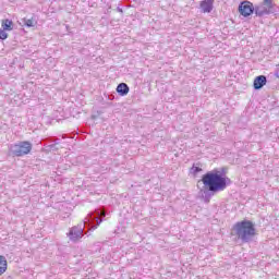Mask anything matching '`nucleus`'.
<instances>
[{
  "instance_id": "obj_16",
  "label": "nucleus",
  "mask_w": 279,
  "mask_h": 279,
  "mask_svg": "<svg viewBox=\"0 0 279 279\" xmlns=\"http://www.w3.org/2000/svg\"><path fill=\"white\" fill-rule=\"evenodd\" d=\"M275 76L279 78V63L276 65Z\"/></svg>"
},
{
  "instance_id": "obj_13",
  "label": "nucleus",
  "mask_w": 279,
  "mask_h": 279,
  "mask_svg": "<svg viewBox=\"0 0 279 279\" xmlns=\"http://www.w3.org/2000/svg\"><path fill=\"white\" fill-rule=\"evenodd\" d=\"M201 171H202V168L195 165L191 168V173H193V175H197V173H199Z\"/></svg>"
},
{
  "instance_id": "obj_9",
  "label": "nucleus",
  "mask_w": 279,
  "mask_h": 279,
  "mask_svg": "<svg viewBox=\"0 0 279 279\" xmlns=\"http://www.w3.org/2000/svg\"><path fill=\"white\" fill-rule=\"evenodd\" d=\"M117 93L120 95V97H125L128 93H130V86H128L125 83H120L117 86Z\"/></svg>"
},
{
  "instance_id": "obj_8",
  "label": "nucleus",
  "mask_w": 279,
  "mask_h": 279,
  "mask_svg": "<svg viewBox=\"0 0 279 279\" xmlns=\"http://www.w3.org/2000/svg\"><path fill=\"white\" fill-rule=\"evenodd\" d=\"M213 3H215V0H204L201 2V10L205 14H210L213 12Z\"/></svg>"
},
{
  "instance_id": "obj_10",
  "label": "nucleus",
  "mask_w": 279,
  "mask_h": 279,
  "mask_svg": "<svg viewBox=\"0 0 279 279\" xmlns=\"http://www.w3.org/2000/svg\"><path fill=\"white\" fill-rule=\"evenodd\" d=\"M1 27L5 32H12V29H14V22H12V20H8V19L2 20Z\"/></svg>"
},
{
  "instance_id": "obj_11",
  "label": "nucleus",
  "mask_w": 279,
  "mask_h": 279,
  "mask_svg": "<svg viewBox=\"0 0 279 279\" xmlns=\"http://www.w3.org/2000/svg\"><path fill=\"white\" fill-rule=\"evenodd\" d=\"M5 271H8V260L5 259V256L0 255V276L5 274Z\"/></svg>"
},
{
  "instance_id": "obj_3",
  "label": "nucleus",
  "mask_w": 279,
  "mask_h": 279,
  "mask_svg": "<svg viewBox=\"0 0 279 279\" xmlns=\"http://www.w3.org/2000/svg\"><path fill=\"white\" fill-rule=\"evenodd\" d=\"M233 232L242 243H252L256 236V227L252 220H242L233 226Z\"/></svg>"
},
{
  "instance_id": "obj_5",
  "label": "nucleus",
  "mask_w": 279,
  "mask_h": 279,
  "mask_svg": "<svg viewBox=\"0 0 279 279\" xmlns=\"http://www.w3.org/2000/svg\"><path fill=\"white\" fill-rule=\"evenodd\" d=\"M241 16H244V19H247V16H252L254 14V3L245 0L240 2L238 8Z\"/></svg>"
},
{
  "instance_id": "obj_6",
  "label": "nucleus",
  "mask_w": 279,
  "mask_h": 279,
  "mask_svg": "<svg viewBox=\"0 0 279 279\" xmlns=\"http://www.w3.org/2000/svg\"><path fill=\"white\" fill-rule=\"evenodd\" d=\"M254 12L256 16L263 17L271 14V9L262 2L254 7Z\"/></svg>"
},
{
  "instance_id": "obj_14",
  "label": "nucleus",
  "mask_w": 279,
  "mask_h": 279,
  "mask_svg": "<svg viewBox=\"0 0 279 279\" xmlns=\"http://www.w3.org/2000/svg\"><path fill=\"white\" fill-rule=\"evenodd\" d=\"M0 40H8V34L3 28L0 29Z\"/></svg>"
},
{
  "instance_id": "obj_12",
  "label": "nucleus",
  "mask_w": 279,
  "mask_h": 279,
  "mask_svg": "<svg viewBox=\"0 0 279 279\" xmlns=\"http://www.w3.org/2000/svg\"><path fill=\"white\" fill-rule=\"evenodd\" d=\"M262 3L268 7L270 10H274V0H263Z\"/></svg>"
},
{
  "instance_id": "obj_17",
  "label": "nucleus",
  "mask_w": 279,
  "mask_h": 279,
  "mask_svg": "<svg viewBox=\"0 0 279 279\" xmlns=\"http://www.w3.org/2000/svg\"><path fill=\"white\" fill-rule=\"evenodd\" d=\"M56 145H58V143L56 144H51L49 147L52 151H56L58 149V147H56Z\"/></svg>"
},
{
  "instance_id": "obj_2",
  "label": "nucleus",
  "mask_w": 279,
  "mask_h": 279,
  "mask_svg": "<svg viewBox=\"0 0 279 279\" xmlns=\"http://www.w3.org/2000/svg\"><path fill=\"white\" fill-rule=\"evenodd\" d=\"M99 217H106V213L104 211H96L95 214H89L83 225L75 226L70 229L68 236L70 241L73 243H77L82 236H84V228H89V230H97V227L101 225V219Z\"/></svg>"
},
{
  "instance_id": "obj_7",
  "label": "nucleus",
  "mask_w": 279,
  "mask_h": 279,
  "mask_svg": "<svg viewBox=\"0 0 279 279\" xmlns=\"http://www.w3.org/2000/svg\"><path fill=\"white\" fill-rule=\"evenodd\" d=\"M266 84H267V76L259 75V76L255 77V80L253 82V88L255 90H260V88H263V86H265Z\"/></svg>"
},
{
  "instance_id": "obj_18",
  "label": "nucleus",
  "mask_w": 279,
  "mask_h": 279,
  "mask_svg": "<svg viewBox=\"0 0 279 279\" xmlns=\"http://www.w3.org/2000/svg\"><path fill=\"white\" fill-rule=\"evenodd\" d=\"M117 10H118V12H120L121 14H123V9H121V8H117Z\"/></svg>"
},
{
  "instance_id": "obj_15",
  "label": "nucleus",
  "mask_w": 279,
  "mask_h": 279,
  "mask_svg": "<svg viewBox=\"0 0 279 279\" xmlns=\"http://www.w3.org/2000/svg\"><path fill=\"white\" fill-rule=\"evenodd\" d=\"M26 27H34V20H25Z\"/></svg>"
},
{
  "instance_id": "obj_1",
  "label": "nucleus",
  "mask_w": 279,
  "mask_h": 279,
  "mask_svg": "<svg viewBox=\"0 0 279 279\" xmlns=\"http://www.w3.org/2000/svg\"><path fill=\"white\" fill-rule=\"evenodd\" d=\"M201 182L204 184V190H201L205 202H210V197L219 191H226L228 184H230V178L226 177V168H221V171L215 169L203 174Z\"/></svg>"
},
{
  "instance_id": "obj_4",
  "label": "nucleus",
  "mask_w": 279,
  "mask_h": 279,
  "mask_svg": "<svg viewBox=\"0 0 279 279\" xmlns=\"http://www.w3.org/2000/svg\"><path fill=\"white\" fill-rule=\"evenodd\" d=\"M32 148H33L32 142L22 141L11 145L9 148V151L11 156L21 158L23 156H27V154H31Z\"/></svg>"
}]
</instances>
